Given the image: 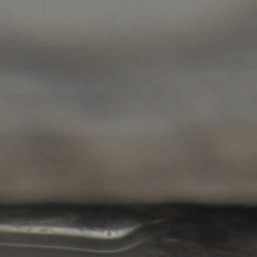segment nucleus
Returning <instances> with one entry per match:
<instances>
[{
    "label": "nucleus",
    "instance_id": "obj_1",
    "mask_svg": "<svg viewBox=\"0 0 257 257\" xmlns=\"http://www.w3.org/2000/svg\"><path fill=\"white\" fill-rule=\"evenodd\" d=\"M72 207L77 210H84V206L74 203L69 205L65 209L60 208L45 207L38 212H29L28 213H13L0 215V224L13 226H36L68 227L77 229H87L96 230H116L132 225L136 222L132 211L124 217L120 215L113 216L109 219L107 215H90L85 217L82 213L72 211Z\"/></svg>",
    "mask_w": 257,
    "mask_h": 257
},
{
    "label": "nucleus",
    "instance_id": "obj_2",
    "mask_svg": "<svg viewBox=\"0 0 257 257\" xmlns=\"http://www.w3.org/2000/svg\"><path fill=\"white\" fill-rule=\"evenodd\" d=\"M83 257H114V254L111 253H89L88 252H81Z\"/></svg>",
    "mask_w": 257,
    "mask_h": 257
},
{
    "label": "nucleus",
    "instance_id": "obj_3",
    "mask_svg": "<svg viewBox=\"0 0 257 257\" xmlns=\"http://www.w3.org/2000/svg\"><path fill=\"white\" fill-rule=\"evenodd\" d=\"M171 207H176L177 205L178 206H181L182 205V204L181 202L177 203V204H168Z\"/></svg>",
    "mask_w": 257,
    "mask_h": 257
},
{
    "label": "nucleus",
    "instance_id": "obj_4",
    "mask_svg": "<svg viewBox=\"0 0 257 257\" xmlns=\"http://www.w3.org/2000/svg\"><path fill=\"white\" fill-rule=\"evenodd\" d=\"M98 209L101 211V212H105V208L104 207H98Z\"/></svg>",
    "mask_w": 257,
    "mask_h": 257
},
{
    "label": "nucleus",
    "instance_id": "obj_5",
    "mask_svg": "<svg viewBox=\"0 0 257 257\" xmlns=\"http://www.w3.org/2000/svg\"><path fill=\"white\" fill-rule=\"evenodd\" d=\"M121 257H126L128 255L127 252L120 253Z\"/></svg>",
    "mask_w": 257,
    "mask_h": 257
},
{
    "label": "nucleus",
    "instance_id": "obj_6",
    "mask_svg": "<svg viewBox=\"0 0 257 257\" xmlns=\"http://www.w3.org/2000/svg\"><path fill=\"white\" fill-rule=\"evenodd\" d=\"M216 257H225V255L221 254V253H217L216 254Z\"/></svg>",
    "mask_w": 257,
    "mask_h": 257
},
{
    "label": "nucleus",
    "instance_id": "obj_7",
    "mask_svg": "<svg viewBox=\"0 0 257 257\" xmlns=\"http://www.w3.org/2000/svg\"><path fill=\"white\" fill-rule=\"evenodd\" d=\"M1 206H3L4 207H11L13 205L11 204H1Z\"/></svg>",
    "mask_w": 257,
    "mask_h": 257
},
{
    "label": "nucleus",
    "instance_id": "obj_8",
    "mask_svg": "<svg viewBox=\"0 0 257 257\" xmlns=\"http://www.w3.org/2000/svg\"><path fill=\"white\" fill-rule=\"evenodd\" d=\"M157 208H159V209H162V207L160 205H158L157 206Z\"/></svg>",
    "mask_w": 257,
    "mask_h": 257
},
{
    "label": "nucleus",
    "instance_id": "obj_9",
    "mask_svg": "<svg viewBox=\"0 0 257 257\" xmlns=\"http://www.w3.org/2000/svg\"><path fill=\"white\" fill-rule=\"evenodd\" d=\"M197 206L198 207H199V208H200V207H202V206H201V205L200 204H197Z\"/></svg>",
    "mask_w": 257,
    "mask_h": 257
},
{
    "label": "nucleus",
    "instance_id": "obj_10",
    "mask_svg": "<svg viewBox=\"0 0 257 257\" xmlns=\"http://www.w3.org/2000/svg\"><path fill=\"white\" fill-rule=\"evenodd\" d=\"M56 203L55 202H53L52 203H50L49 205H56Z\"/></svg>",
    "mask_w": 257,
    "mask_h": 257
},
{
    "label": "nucleus",
    "instance_id": "obj_11",
    "mask_svg": "<svg viewBox=\"0 0 257 257\" xmlns=\"http://www.w3.org/2000/svg\"><path fill=\"white\" fill-rule=\"evenodd\" d=\"M137 248H135V249H133V251H137Z\"/></svg>",
    "mask_w": 257,
    "mask_h": 257
},
{
    "label": "nucleus",
    "instance_id": "obj_12",
    "mask_svg": "<svg viewBox=\"0 0 257 257\" xmlns=\"http://www.w3.org/2000/svg\"><path fill=\"white\" fill-rule=\"evenodd\" d=\"M219 247L220 248H222V246H219Z\"/></svg>",
    "mask_w": 257,
    "mask_h": 257
}]
</instances>
